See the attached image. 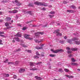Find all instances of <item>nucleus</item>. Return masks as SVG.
I'll return each instance as SVG.
<instances>
[{
  "mask_svg": "<svg viewBox=\"0 0 80 80\" xmlns=\"http://www.w3.org/2000/svg\"><path fill=\"white\" fill-rule=\"evenodd\" d=\"M78 40V38H74L72 39V40L70 39H68L67 40V42L68 43L72 44V41H75V40Z\"/></svg>",
  "mask_w": 80,
  "mask_h": 80,
  "instance_id": "nucleus-1",
  "label": "nucleus"
},
{
  "mask_svg": "<svg viewBox=\"0 0 80 80\" xmlns=\"http://www.w3.org/2000/svg\"><path fill=\"white\" fill-rule=\"evenodd\" d=\"M51 51L52 52H53V53H58L59 52H64V50L62 49H58L55 51L53 50V49H51Z\"/></svg>",
  "mask_w": 80,
  "mask_h": 80,
  "instance_id": "nucleus-2",
  "label": "nucleus"
},
{
  "mask_svg": "<svg viewBox=\"0 0 80 80\" xmlns=\"http://www.w3.org/2000/svg\"><path fill=\"white\" fill-rule=\"evenodd\" d=\"M34 5H36L38 6L41 5V2H34Z\"/></svg>",
  "mask_w": 80,
  "mask_h": 80,
  "instance_id": "nucleus-3",
  "label": "nucleus"
},
{
  "mask_svg": "<svg viewBox=\"0 0 80 80\" xmlns=\"http://www.w3.org/2000/svg\"><path fill=\"white\" fill-rule=\"evenodd\" d=\"M16 37H22V34H20V32H18L17 33V34L15 35Z\"/></svg>",
  "mask_w": 80,
  "mask_h": 80,
  "instance_id": "nucleus-4",
  "label": "nucleus"
},
{
  "mask_svg": "<svg viewBox=\"0 0 80 80\" xmlns=\"http://www.w3.org/2000/svg\"><path fill=\"white\" fill-rule=\"evenodd\" d=\"M38 70V69L37 68H36L35 67H34L32 68H30V70H32V71H35V70Z\"/></svg>",
  "mask_w": 80,
  "mask_h": 80,
  "instance_id": "nucleus-5",
  "label": "nucleus"
},
{
  "mask_svg": "<svg viewBox=\"0 0 80 80\" xmlns=\"http://www.w3.org/2000/svg\"><path fill=\"white\" fill-rule=\"evenodd\" d=\"M29 65H30V68H32V67L34 66V63L32 62H29Z\"/></svg>",
  "mask_w": 80,
  "mask_h": 80,
  "instance_id": "nucleus-6",
  "label": "nucleus"
},
{
  "mask_svg": "<svg viewBox=\"0 0 80 80\" xmlns=\"http://www.w3.org/2000/svg\"><path fill=\"white\" fill-rule=\"evenodd\" d=\"M29 37H30V35L28 34H24V37L25 38H26V39H28V38H29Z\"/></svg>",
  "mask_w": 80,
  "mask_h": 80,
  "instance_id": "nucleus-7",
  "label": "nucleus"
},
{
  "mask_svg": "<svg viewBox=\"0 0 80 80\" xmlns=\"http://www.w3.org/2000/svg\"><path fill=\"white\" fill-rule=\"evenodd\" d=\"M35 78L36 79V80H42V78H40V77H38L37 76H35Z\"/></svg>",
  "mask_w": 80,
  "mask_h": 80,
  "instance_id": "nucleus-8",
  "label": "nucleus"
},
{
  "mask_svg": "<svg viewBox=\"0 0 80 80\" xmlns=\"http://www.w3.org/2000/svg\"><path fill=\"white\" fill-rule=\"evenodd\" d=\"M41 5H42V6H44L45 7H47V6H48V5H47V4H46L45 3H42V2H41Z\"/></svg>",
  "mask_w": 80,
  "mask_h": 80,
  "instance_id": "nucleus-9",
  "label": "nucleus"
},
{
  "mask_svg": "<svg viewBox=\"0 0 80 80\" xmlns=\"http://www.w3.org/2000/svg\"><path fill=\"white\" fill-rule=\"evenodd\" d=\"M35 48L37 49V50H40V49H43V48L37 46L35 47Z\"/></svg>",
  "mask_w": 80,
  "mask_h": 80,
  "instance_id": "nucleus-10",
  "label": "nucleus"
},
{
  "mask_svg": "<svg viewBox=\"0 0 80 80\" xmlns=\"http://www.w3.org/2000/svg\"><path fill=\"white\" fill-rule=\"evenodd\" d=\"M14 39L16 40L17 42H20V39L18 38H14Z\"/></svg>",
  "mask_w": 80,
  "mask_h": 80,
  "instance_id": "nucleus-11",
  "label": "nucleus"
},
{
  "mask_svg": "<svg viewBox=\"0 0 80 80\" xmlns=\"http://www.w3.org/2000/svg\"><path fill=\"white\" fill-rule=\"evenodd\" d=\"M11 18H6L5 20L6 21H7L8 22H9L10 20H11Z\"/></svg>",
  "mask_w": 80,
  "mask_h": 80,
  "instance_id": "nucleus-12",
  "label": "nucleus"
},
{
  "mask_svg": "<svg viewBox=\"0 0 80 80\" xmlns=\"http://www.w3.org/2000/svg\"><path fill=\"white\" fill-rule=\"evenodd\" d=\"M25 71V69H20L19 70V72H20V73H23V72H24Z\"/></svg>",
  "mask_w": 80,
  "mask_h": 80,
  "instance_id": "nucleus-13",
  "label": "nucleus"
},
{
  "mask_svg": "<svg viewBox=\"0 0 80 80\" xmlns=\"http://www.w3.org/2000/svg\"><path fill=\"white\" fill-rule=\"evenodd\" d=\"M3 75L4 77H8L10 76V75H9L8 74L4 73Z\"/></svg>",
  "mask_w": 80,
  "mask_h": 80,
  "instance_id": "nucleus-14",
  "label": "nucleus"
},
{
  "mask_svg": "<svg viewBox=\"0 0 80 80\" xmlns=\"http://www.w3.org/2000/svg\"><path fill=\"white\" fill-rule=\"evenodd\" d=\"M70 8H73V9H74V10L76 9V7L75 5L71 6H70Z\"/></svg>",
  "mask_w": 80,
  "mask_h": 80,
  "instance_id": "nucleus-15",
  "label": "nucleus"
},
{
  "mask_svg": "<svg viewBox=\"0 0 80 80\" xmlns=\"http://www.w3.org/2000/svg\"><path fill=\"white\" fill-rule=\"evenodd\" d=\"M67 12H69V13H74L75 12L74 11H72L71 10H67Z\"/></svg>",
  "mask_w": 80,
  "mask_h": 80,
  "instance_id": "nucleus-16",
  "label": "nucleus"
},
{
  "mask_svg": "<svg viewBox=\"0 0 80 80\" xmlns=\"http://www.w3.org/2000/svg\"><path fill=\"white\" fill-rule=\"evenodd\" d=\"M60 31V30L58 29L57 30H55L54 32H53L54 33H57L58 34L59 33V32Z\"/></svg>",
  "mask_w": 80,
  "mask_h": 80,
  "instance_id": "nucleus-17",
  "label": "nucleus"
},
{
  "mask_svg": "<svg viewBox=\"0 0 80 80\" xmlns=\"http://www.w3.org/2000/svg\"><path fill=\"white\" fill-rule=\"evenodd\" d=\"M80 41H75L74 43L76 44V45H80Z\"/></svg>",
  "mask_w": 80,
  "mask_h": 80,
  "instance_id": "nucleus-18",
  "label": "nucleus"
},
{
  "mask_svg": "<svg viewBox=\"0 0 80 80\" xmlns=\"http://www.w3.org/2000/svg\"><path fill=\"white\" fill-rule=\"evenodd\" d=\"M71 65H77L78 64L75 62H71Z\"/></svg>",
  "mask_w": 80,
  "mask_h": 80,
  "instance_id": "nucleus-19",
  "label": "nucleus"
},
{
  "mask_svg": "<svg viewBox=\"0 0 80 80\" xmlns=\"http://www.w3.org/2000/svg\"><path fill=\"white\" fill-rule=\"evenodd\" d=\"M5 25L6 27H9V24L8 22H6L5 23Z\"/></svg>",
  "mask_w": 80,
  "mask_h": 80,
  "instance_id": "nucleus-20",
  "label": "nucleus"
},
{
  "mask_svg": "<svg viewBox=\"0 0 80 80\" xmlns=\"http://www.w3.org/2000/svg\"><path fill=\"white\" fill-rule=\"evenodd\" d=\"M26 52H27L28 53H32V51L30 50H25Z\"/></svg>",
  "mask_w": 80,
  "mask_h": 80,
  "instance_id": "nucleus-21",
  "label": "nucleus"
},
{
  "mask_svg": "<svg viewBox=\"0 0 80 80\" xmlns=\"http://www.w3.org/2000/svg\"><path fill=\"white\" fill-rule=\"evenodd\" d=\"M18 12V10H14L12 11V13H17Z\"/></svg>",
  "mask_w": 80,
  "mask_h": 80,
  "instance_id": "nucleus-22",
  "label": "nucleus"
},
{
  "mask_svg": "<svg viewBox=\"0 0 80 80\" xmlns=\"http://www.w3.org/2000/svg\"><path fill=\"white\" fill-rule=\"evenodd\" d=\"M16 4L17 6H20V5H22V3H21L20 2H19L16 3Z\"/></svg>",
  "mask_w": 80,
  "mask_h": 80,
  "instance_id": "nucleus-23",
  "label": "nucleus"
},
{
  "mask_svg": "<svg viewBox=\"0 0 80 80\" xmlns=\"http://www.w3.org/2000/svg\"><path fill=\"white\" fill-rule=\"evenodd\" d=\"M58 71L59 72H63V69L62 68H60L59 69Z\"/></svg>",
  "mask_w": 80,
  "mask_h": 80,
  "instance_id": "nucleus-24",
  "label": "nucleus"
},
{
  "mask_svg": "<svg viewBox=\"0 0 80 80\" xmlns=\"http://www.w3.org/2000/svg\"><path fill=\"white\" fill-rule=\"evenodd\" d=\"M64 70L65 72H69V70L67 68H65Z\"/></svg>",
  "mask_w": 80,
  "mask_h": 80,
  "instance_id": "nucleus-25",
  "label": "nucleus"
},
{
  "mask_svg": "<svg viewBox=\"0 0 80 80\" xmlns=\"http://www.w3.org/2000/svg\"><path fill=\"white\" fill-rule=\"evenodd\" d=\"M49 56L51 57H55V55L53 54H50Z\"/></svg>",
  "mask_w": 80,
  "mask_h": 80,
  "instance_id": "nucleus-26",
  "label": "nucleus"
},
{
  "mask_svg": "<svg viewBox=\"0 0 80 80\" xmlns=\"http://www.w3.org/2000/svg\"><path fill=\"white\" fill-rule=\"evenodd\" d=\"M21 45H22V47H27V46H26V45H25L24 44H21Z\"/></svg>",
  "mask_w": 80,
  "mask_h": 80,
  "instance_id": "nucleus-27",
  "label": "nucleus"
},
{
  "mask_svg": "<svg viewBox=\"0 0 80 80\" xmlns=\"http://www.w3.org/2000/svg\"><path fill=\"white\" fill-rule=\"evenodd\" d=\"M19 64V62L18 61H16L15 62V65H18Z\"/></svg>",
  "mask_w": 80,
  "mask_h": 80,
  "instance_id": "nucleus-28",
  "label": "nucleus"
},
{
  "mask_svg": "<svg viewBox=\"0 0 80 80\" xmlns=\"http://www.w3.org/2000/svg\"><path fill=\"white\" fill-rule=\"evenodd\" d=\"M55 12L54 11V12L51 11L49 12V14H55Z\"/></svg>",
  "mask_w": 80,
  "mask_h": 80,
  "instance_id": "nucleus-29",
  "label": "nucleus"
},
{
  "mask_svg": "<svg viewBox=\"0 0 80 80\" xmlns=\"http://www.w3.org/2000/svg\"><path fill=\"white\" fill-rule=\"evenodd\" d=\"M39 32H38V33H35V35H36V36H39Z\"/></svg>",
  "mask_w": 80,
  "mask_h": 80,
  "instance_id": "nucleus-30",
  "label": "nucleus"
},
{
  "mask_svg": "<svg viewBox=\"0 0 80 80\" xmlns=\"http://www.w3.org/2000/svg\"><path fill=\"white\" fill-rule=\"evenodd\" d=\"M71 60L72 62H76V61L75 60V59H74V58H72L71 59Z\"/></svg>",
  "mask_w": 80,
  "mask_h": 80,
  "instance_id": "nucleus-31",
  "label": "nucleus"
},
{
  "mask_svg": "<svg viewBox=\"0 0 80 80\" xmlns=\"http://www.w3.org/2000/svg\"><path fill=\"white\" fill-rule=\"evenodd\" d=\"M58 35L62 36V33H60V32H59L58 34H57V36H58Z\"/></svg>",
  "mask_w": 80,
  "mask_h": 80,
  "instance_id": "nucleus-32",
  "label": "nucleus"
},
{
  "mask_svg": "<svg viewBox=\"0 0 80 80\" xmlns=\"http://www.w3.org/2000/svg\"><path fill=\"white\" fill-rule=\"evenodd\" d=\"M28 12V14H29V15H32V11H29Z\"/></svg>",
  "mask_w": 80,
  "mask_h": 80,
  "instance_id": "nucleus-33",
  "label": "nucleus"
},
{
  "mask_svg": "<svg viewBox=\"0 0 80 80\" xmlns=\"http://www.w3.org/2000/svg\"><path fill=\"white\" fill-rule=\"evenodd\" d=\"M12 28V26H9L8 27L6 28V29H10V28Z\"/></svg>",
  "mask_w": 80,
  "mask_h": 80,
  "instance_id": "nucleus-34",
  "label": "nucleus"
},
{
  "mask_svg": "<svg viewBox=\"0 0 80 80\" xmlns=\"http://www.w3.org/2000/svg\"><path fill=\"white\" fill-rule=\"evenodd\" d=\"M42 62H38L36 63V64L37 65H40L41 64H42Z\"/></svg>",
  "mask_w": 80,
  "mask_h": 80,
  "instance_id": "nucleus-35",
  "label": "nucleus"
},
{
  "mask_svg": "<svg viewBox=\"0 0 80 80\" xmlns=\"http://www.w3.org/2000/svg\"><path fill=\"white\" fill-rule=\"evenodd\" d=\"M28 39L29 40H33V38H30L29 37Z\"/></svg>",
  "mask_w": 80,
  "mask_h": 80,
  "instance_id": "nucleus-36",
  "label": "nucleus"
},
{
  "mask_svg": "<svg viewBox=\"0 0 80 80\" xmlns=\"http://www.w3.org/2000/svg\"><path fill=\"white\" fill-rule=\"evenodd\" d=\"M8 65H10V64H13V63L12 62H8Z\"/></svg>",
  "mask_w": 80,
  "mask_h": 80,
  "instance_id": "nucleus-37",
  "label": "nucleus"
},
{
  "mask_svg": "<svg viewBox=\"0 0 80 80\" xmlns=\"http://www.w3.org/2000/svg\"><path fill=\"white\" fill-rule=\"evenodd\" d=\"M43 40V39H41L40 41H38V43H40V42H42Z\"/></svg>",
  "mask_w": 80,
  "mask_h": 80,
  "instance_id": "nucleus-38",
  "label": "nucleus"
},
{
  "mask_svg": "<svg viewBox=\"0 0 80 80\" xmlns=\"http://www.w3.org/2000/svg\"><path fill=\"white\" fill-rule=\"evenodd\" d=\"M48 16L50 17L51 18H52V17H54V15H49Z\"/></svg>",
  "mask_w": 80,
  "mask_h": 80,
  "instance_id": "nucleus-39",
  "label": "nucleus"
},
{
  "mask_svg": "<svg viewBox=\"0 0 80 80\" xmlns=\"http://www.w3.org/2000/svg\"><path fill=\"white\" fill-rule=\"evenodd\" d=\"M71 50L72 51H75V50H77V49H75V48H71Z\"/></svg>",
  "mask_w": 80,
  "mask_h": 80,
  "instance_id": "nucleus-40",
  "label": "nucleus"
},
{
  "mask_svg": "<svg viewBox=\"0 0 80 80\" xmlns=\"http://www.w3.org/2000/svg\"><path fill=\"white\" fill-rule=\"evenodd\" d=\"M65 76H66L67 77H68V78H70V75H65Z\"/></svg>",
  "mask_w": 80,
  "mask_h": 80,
  "instance_id": "nucleus-41",
  "label": "nucleus"
},
{
  "mask_svg": "<svg viewBox=\"0 0 80 80\" xmlns=\"http://www.w3.org/2000/svg\"><path fill=\"white\" fill-rule=\"evenodd\" d=\"M34 58H38L39 57H38L37 56H34Z\"/></svg>",
  "mask_w": 80,
  "mask_h": 80,
  "instance_id": "nucleus-42",
  "label": "nucleus"
},
{
  "mask_svg": "<svg viewBox=\"0 0 80 80\" xmlns=\"http://www.w3.org/2000/svg\"><path fill=\"white\" fill-rule=\"evenodd\" d=\"M67 52H68V53L70 54V53H72V51H70L68 50L67 51Z\"/></svg>",
  "mask_w": 80,
  "mask_h": 80,
  "instance_id": "nucleus-43",
  "label": "nucleus"
},
{
  "mask_svg": "<svg viewBox=\"0 0 80 80\" xmlns=\"http://www.w3.org/2000/svg\"><path fill=\"white\" fill-rule=\"evenodd\" d=\"M34 41L36 42V43H38V40L37 39H35Z\"/></svg>",
  "mask_w": 80,
  "mask_h": 80,
  "instance_id": "nucleus-44",
  "label": "nucleus"
},
{
  "mask_svg": "<svg viewBox=\"0 0 80 80\" xmlns=\"http://www.w3.org/2000/svg\"><path fill=\"white\" fill-rule=\"evenodd\" d=\"M8 59H6L5 61L4 62V63H7V62H8Z\"/></svg>",
  "mask_w": 80,
  "mask_h": 80,
  "instance_id": "nucleus-45",
  "label": "nucleus"
},
{
  "mask_svg": "<svg viewBox=\"0 0 80 80\" xmlns=\"http://www.w3.org/2000/svg\"><path fill=\"white\" fill-rule=\"evenodd\" d=\"M36 54L37 55H38V56L40 55V54H39V53H38V52H36Z\"/></svg>",
  "mask_w": 80,
  "mask_h": 80,
  "instance_id": "nucleus-46",
  "label": "nucleus"
},
{
  "mask_svg": "<svg viewBox=\"0 0 80 80\" xmlns=\"http://www.w3.org/2000/svg\"><path fill=\"white\" fill-rule=\"evenodd\" d=\"M27 29V28L25 27H24L22 28V30H25Z\"/></svg>",
  "mask_w": 80,
  "mask_h": 80,
  "instance_id": "nucleus-47",
  "label": "nucleus"
},
{
  "mask_svg": "<svg viewBox=\"0 0 80 80\" xmlns=\"http://www.w3.org/2000/svg\"><path fill=\"white\" fill-rule=\"evenodd\" d=\"M39 33L41 35H43V32H39Z\"/></svg>",
  "mask_w": 80,
  "mask_h": 80,
  "instance_id": "nucleus-48",
  "label": "nucleus"
},
{
  "mask_svg": "<svg viewBox=\"0 0 80 80\" xmlns=\"http://www.w3.org/2000/svg\"><path fill=\"white\" fill-rule=\"evenodd\" d=\"M66 49L67 50H70V48L69 47H67L66 48Z\"/></svg>",
  "mask_w": 80,
  "mask_h": 80,
  "instance_id": "nucleus-49",
  "label": "nucleus"
},
{
  "mask_svg": "<svg viewBox=\"0 0 80 80\" xmlns=\"http://www.w3.org/2000/svg\"><path fill=\"white\" fill-rule=\"evenodd\" d=\"M17 25L18 26V27H22V25L20 24H18Z\"/></svg>",
  "mask_w": 80,
  "mask_h": 80,
  "instance_id": "nucleus-50",
  "label": "nucleus"
},
{
  "mask_svg": "<svg viewBox=\"0 0 80 80\" xmlns=\"http://www.w3.org/2000/svg\"><path fill=\"white\" fill-rule=\"evenodd\" d=\"M4 33V32L0 31V35H1V34H3Z\"/></svg>",
  "mask_w": 80,
  "mask_h": 80,
  "instance_id": "nucleus-51",
  "label": "nucleus"
},
{
  "mask_svg": "<svg viewBox=\"0 0 80 80\" xmlns=\"http://www.w3.org/2000/svg\"><path fill=\"white\" fill-rule=\"evenodd\" d=\"M13 78H14V79L17 78V76L14 75L13 76Z\"/></svg>",
  "mask_w": 80,
  "mask_h": 80,
  "instance_id": "nucleus-52",
  "label": "nucleus"
},
{
  "mask_svg": "<svg viewBox=\"0 0 80 80\" xmlns=\"http://www.w3.org/2000/svg\"><path fill=\"white\" fill-rule=\"evenodd\" d=\"M30 25H32V27H37V25H32V24H31L30 25Z\"/></svg>",
  "mask_w": 80,
  "mask_h": 80,
  "instance_id": "nucleus-53",
  "label": "nucleus"
},
{
  "mask_svg": "<svg viewBox=\"0 0 80 80\" xmlns=\"http://www.w3.org/2000/svg\"><path fill=\"white\" fill-rule=\"evenodd\" d=\"M29 7H33V5L32 4H29Z\"/></svg>",
  "mask_w": 80,
  "mask_h": 80,
  "instance_id": "nucleus-54",
  "label": "nucleus"
},
{
  "mask_svg": "<svg viewBox=\"0 0 80 80\" xmlns=\"http://www.w3.org/2000/svg\"><path fill=\"white\" fill-rule=\"evenodd\" d=\"M15 3H17L19 2L18 1V0H15Z\"/></svg>",
  "mask_w": 80,
  "mask_h": 80,
  "instance_id": "nucleus-55",
  "label": "nucleus"
},
{
  "mask_svg": "<svg viewBox=\"0 0 80 80\" xmlns=\"http://www.w3.org/2000/svg\"><path fill=\"white\" fill-rule=\"evenodd\" d=\"M9 12L10 13H13V11H9Z\"/></svg>",
  "mask_w": 80,
  "mask_h": 80,
  "instance_id": "nucleus-56",
  "label": "nucleus"
},
{
  "mask_svg": "<svg viewBox=\"0 0 80 80\" xmlns=\"http://www.w3.org/2000/svg\"><path fill=\"white\" fill-rule=\"evenodd\" d=\"M63 3L64 4H67V2L66 1H63Z\"/></svg>",
  "mask_w": 80,
  "mask_h": 80,
  "instance_id": "nucleus-57",
  "label": "nucleus"
},
{
  "mask_svg": "<svg viewBox=\"0 0 80 80\" xmlns=\"http://www.w3.org/2000/svg\"><path fill=\"white\" fill-rule=\"evenodd\" d=\"M73 78V76H71L69 78Z\"/></svg>",
  "mask_w": 80,
  "mask_h": 80,
  "instance_id": "nucleus-58",
  "label": "nucleus"
},
{
  "mask_svg": "<svg viewBox=\"0 0 80 80\" xmlns=\"http://www.w3.org/2000/svg\"><path fill=\"white\" fill-rule=\"evenodd\" d=\"M16 52H20V49H18L17 50Z\"/></svg>",
  "mask_w": 80,
  "mask_h": 80,
  "instance_id": "nucleus-59",
  "label": "nucleus"
},
{
  "mask_svg": "<svg viewBox=\"0 0 80 80\" xmlns=\"http://www.w3.org/2000/svg\"><path fill=\"white\" fill-rule=\"evenodd\" d=\"M2 40L0 39V45L2 44Z\"/></svg>",
  "mask_w": 80,
  "mask_h": 80,
  "instance_id": "nucleus-60",
  "label": "nucleus"
},
{
  "mask_svg": "<svg viewBox=\"0 0 80 80\" xmlns=\"http://www.w3.org/2000/svg\"><path fill=\"white\" fill-rule=\"evenodd\" d=\"M64 39H67V36H65L64 37Z\"/></svg>",
  "mask_w": 80,
  "mask_h": 80,
  "instance_id": "nucleus-61",
  "label": "nucleus"
},
{
  "mask_svg": "<svg viewBox=\"0 0 80 80\" xmlns=\"http://www.w3.org/2000/svg\"><path fill=\"white\" fill-rule=\"evenodd\" d=\"M0 37H4V35L2 34L0 35Z\"/></svg>",
  "mask_w": 80,
  "mask_h": 80,
  "instance_id": "nucleus-62",
  "label": "nucleus"
},
{
  "mask_svg": "<svg viewBox=\"0 0 80 80\" xmlns=\"http://www.w3.org/2000/svg\"><path fill=\"white\" fill-rule=\"evenodd\" d=\"M63 40H62V41H60V43H63Z\"/></svg>",
  "mask_w": 80,
  "mask_h": 80,
  "instance_id": "nucleus-63",
  "label": "nucleus"
},
{
  "mask_svg": "<svg viewBox=\"0 0 80 80\" xmlns=\"http://www.w3.org/2000/svg\"><path fill=\"white\" fill-rule=\"evenodd\" d=\"M3 22V20L2 19L0 20V22Z\"/></svg>",
  "mask_w": 80,
  "mask_h": 80,
  "instance_id": "nucleus-64",
  "label": "nucleus"
}]
</instances>
